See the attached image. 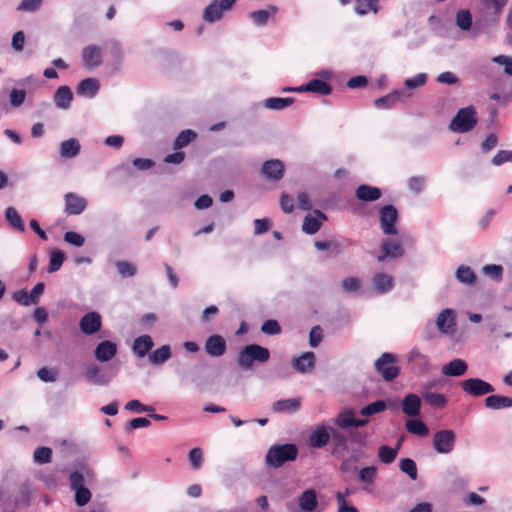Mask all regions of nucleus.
Segmentation results:
<instances>
[{
  "mask_svg": "<svg viewBox=\"0 0 512 512\" xmlns=\"http://www.w3.org/2000/svg\"><path fill=\"white\" fill-rule=\"evenodd\" d=\"M270 352L267 348L257 345L249 344L243 347L237 357V362L240 368L249 370L253 368V363H265L269 360Z\"/></svg>",
  "mask_w": 512,
  "mask_h": 512,
  "instance_id": "f257e3e1",
  "label": "nucleus"
},
{
  "mask_svg": "<svg viewBox=\"0 0 512 512\" xmlns=\"http://www.w3.org/2000/svg\"><path fill=\"white\" fill-rule=\"evenodd\" d=\"M298 455V449L295 444H282L272 446L266 456L265 462L269 467L279 468L288 461H293Z\"/></svg>",
  "mask_w": 512,
  "mask_h": 512,
  "instance_id": "f03ea898",
  "label": "nucleus"
},
{
  "mask_svg": "<svg viewBox=\"0 0 512 512\" xmlns=\"http://www.w3.org/2000/svg\"><path fill=\"white\" fill-rule=\"evenodd\" d=\"M477 124L476 112L472 106L460 109L450 122L449 129L457 133L472 130Z\"/></svg>",
  "mask_w": 512,
  "mask_h": 512,
  "instance_id": "7ed1b4c3",
  "label": "nucleus"
},
{
  "mask_svg": "<svg viewBox=\"0 0 512 512\" xmlns=\"http://www.w3.org/2000/svg\"><path fill=\"white\" fill-rule=\"evenodd\" d=\"M456 444V433L451 429L437 431L433 436V448L438 454L451 453Z\"/></svg>",
  "mask_w": 512,
  "mask_h": 512,
  "instance_id": "20e7f679",
  "label": "nucleus"
},
{
  "mask_svg": "<svg viewBox=\"0 0 512 512\" xmlns=\"http://www.w3.org/2000/svg\"><path fill=\"white\" fill-rule=\"evenodd\" d=\"M397 361V357L392 353H383L376 361H375V369L379 372L384 380L392 381L399 374V368L395 366V362Z\"/></svg>",
  "mask_w": 512,
  "mask_h": 512,
  "instance_id": "39448f33",
  "label": "nucleus"
},
{
  "mask_svg": "<svg viewBox=\"0 0 512 512\" xmlns=\"http://www.w3.org/2000/svg\"><path fill=\"white\" fill-rule=\"evenodd\" d=\"M70 487L75 491V502L78 506L86 505L92 497L88 488L84 486V476L79 471H74L69 477Z\"/></svg>",
  "mask_w": 512,
  "mask_h": 512,
  "instance_id": "423d86ee",
  "label": "nucleus"
},
{
  "mask_svg": "<svg viewBox=\"0 0 512 512\" xmlns=\"http://www.w3.org/2000/svg\"><path fill=\"white\" fill-rule=\"evenodd\" d=\"M462 390L469 396L480 397L493 393L495 388L480 378H468L461 382Z\"/></svg>",
  "mask_w": 512,
  "mask_h": 512,
  "instance_id": "0eeeda50",
  "label": "nucleus"
},
{
  "mask_svg": "<svg viewBox=\"0 0 512 512\" xmlns=\"http://www.w3.org/2000/svg\"><path fill=\"white\" fill-rule=\"evenodd\" d=\"M236 0H215L204 10L203 18L208 23H214L220 20L225 11H228Z\"/></svg>",
  "mask_w": 512,
  "mask_h": 512,
  "instance_id": "6e6552de",
  "label": "nucleus"
},
{
  "mask_svg": "<svg viewBox=\"0 0 512 512\" xmlns=\"http://www.w3.org/2000/svg\"><path fill=\"white\" fill-rule=\"evenodd\" d=\"M398 220V211L393 205H385L380 210V224L386 235L397 234L395 223Z\"/></svg>",
  "mask_w": 512,
  "mask_h": 512,
  "instance_id": "1a4fd4ad",
  "label": "nucleus"
},
{
  "mask_svg": "<svg viewBox=\"0 0 512 512\" xmlns=\"http://www.w3.org/2000/svg\"><path fill=\"white\" fill-rule=\"evenodd\" d=\"M436 327L439 333L453 334L456 331V314L453 309L445 308L436 317Z\"/></svg>",
  "mask_w": 512,
  "mask_h": 512,
  "instance_id": "9d476101",
  "label": "nucleus"
},
{
  "mask_svg": "<svg viewBox=\"0 0 512 512\" xmlns=\"http://www.w3.org/2000/svg\"><path fill=\"white\" fill-rule=\"evenodd\" d=\"M330 441L332 447V456L337 459H344L349 451L348 436L345 433L333 428Z\"/></svg>",
  "mask_w": 512,
  "mask_h": 512,
  "instance_id": "9b49d317",
  "label": "nucleus"
},
{
  "mask_svg": "<svg viewBox=\"0 0 512 512\" xmlns=\"http://www.w3.org/2000/svg\"><path fill=\"white\" fill-rule=\"evenodd\" d=\"M412 96L411 92H408L406 89H397L392 91L391 93L377 98L374 101L375 107L378 109H389L396 105L398 102H404L406 99Z\"/></svg>",
  "mask_w": 512,
  "mask_h": 512,
  "instance_id": "f8f14e48",
  "label": "nucleus"
},
{
  "mask_svg": "<svg viewBox=\"0 0 512 512\" xmlns=\"http://www.w3.org/2000/svg\"><path fill=\"white\" fill-rule=\"evenodd\" d=\"M333 427L320 424L310 433L308 443L313 448H323L330 442Z\"/></svg>",
  "mask_w": 512,
  "mask_h": 512,
  "instance_id": "ddd939ff",
  "label": "nucleus"
},
{
  "mask_svg": "<svg viewBox=\"0 0 512 512\" xmlns=\"http://www.w3.org/2000/svg\"><path fill=\"white\" fill-rule=\"evenodd\" d=\"M407 360L412 364L413 368L418 374H426L432 368L430 358L427 355L421 353L418 348H413L410 350L407 355Z\"/></svg>",
  "mask_w": 512,
  "mask_h": 512,
  "instance_id": "4468645a",
  "label": "nucleus"
},
{
  "mask_svg": "<svg viewBox=\"0 0 512 512\" xmlns=\"http://www.w3.org/2000/svg\"><path fill=\"white\" fill-rule=\"evenodd\" d=\"M102 327V319L99 313L91 311L82 316L79 321V328L82 333L92 335Z\"/></svg>",
  "mask_w": 512,
  "mask_h": 512,
  "instance_id": "2eb2a0df",
  "label": "nucleus"
},
{
  "mask_svg": "<svg viewBox=\"0 0 512 512\" xmlns=\"http://www.w3.org/2000/svg\"><path fill=\"white\" fill-rule=\"evenodd\" d=\"M285 166L279 159H270L263 163L261 172L265 178L273 181H279L283 178Z\"/></svg>",
  "mask_w": 512,
  "mask_h": 512,
  "instance_id": "dca6fc26",
  "label": "nucleus"
},
{
  "mask_svg": "<svg viewBox=\"0 0 512 512\" xmlns=\"http://www.w3.org/2000/svg\"><path fill=\"white\" fill-rule=\"evenodd\" d=\"M298 507L302 512H322L314 489H307L299 496Z\"/></svg>",
  "mask_w": 512,
  "mask_h": 512,
  "instance_id": "f3484780",
  "label": "nucleus"
},
{
  "mask_svg": "<svg viewBox=\"0 0 512 512\" xmlns=\"http://www.w3.org/2000/svg\"><path fill=\"white\" fill-rule=\"evenodd\" d=\"M204 348L209 356L220 357L226 352V341L222 336L214 334L206 339Z\"/></svg>",
  "mask_w": 512,
  "mask_h": 512,
  "instance_id": "a211bd4d",
  "label": "nucleus"
},
{
  "mask_svg": "<svg viewBox=\"0 0 512 512\" xmlns=\"http://www.w3.org/2000/svg\"><path fill=\"white\" fill-rule=\"evenodd\" d=\"M486 15L498 22L509 0H480Z\"/></svg>",
  "mask_w": 512,
  "mask_h": 512,
  "instance_id": "6ab92c4d",
  "label": "nucleus"
},
{
  "mask_svg": "<svg viewBox=\"0 0 512 512\" xmlns=\"http://www.w3.org/2000/svg\"><path fill=\"white\" fill-rule=\"evenodd\" d=\"M301 404L300 397L282 399L273 403L272 411L280 414H293L299 410Z\"/></svg>",
  "mask_w": 512,
  "mask_h": 512,
  "instance_id": "aec40b11",
  "label": "nucleus"
},
{
  "mask_svg": "<svg viewBox=\"0 0 512 512\" xmlns=\"http://www.w3.org/2000/svg\"><path fill=\"white\" fill-rule=\"evenodd\" d=\"M118 347L117 344L104 340L100 342L94 350L95 358L100 362H107L111 360L117 353Z\"/></svg>",
  "mask_w": 512,
  "mask_h": 512,
  "instance_id": "412c9836",
  "label": "nucleus"
},
{
  "mask_svg": "<svg viewBox=\"0 0 512 512\" xmlns=\"http://www.w3.org/2000/svg\"><path fill=\"white\" fill-rule=\"evenodd\" d=\"M84 65L88 68L98 67L102 64V49L96 45H89L82 51Z\"/></svg>",
  "mask_w": 512,
  "mask_h": 512,
  "instance_id": "4be33fe9",
  "label": "nucleus"
},
{
  "mask_svg": "<svg viewBox=\"0 0 512 512\" xmlns=\"http://www.w3.org/2000/svg\"><path fill=\"white\" fill-rule=\"evenodd\" d=\"M315 216L307 215L302 224V230L309 235L317 233L322 225V222L327 219L326 215L320 210H314Z\"/></svg>",
  "mask_w": 512,
  "mask_h": 512,
  "instance_id": "5701e85b",
  "label": "nucleus"
},
{
  "mask_svg": "<svg viewBox=\"0 0 512 512\" xmlns=\"http://www.w3.org/2000/svg\"><path fill=\"white\" fill-rule=\"evenodd\" d=\"M297 92H312L319 95H329L332 92V87L323 80L312 79L308 83L297 87Z\"/></svg>",
  "mask_w": 512,
  "mask_h": 512,
  "instance_id": "b1692460",
  "label": "nucleus"
},
{
  "mask_svg": "<svg viewBox=\"0 0 512 512\" xmlns=\"http://www.w3.org/2000/svg\"><path fill=\"white\" fill-rule=\"evenodd\" d=\"M315 366V355L313 352H305L292 360V367L299 373L305 374Z\"/></svg>",
  "mask_w": 512,
  "mask_h": 512,
  "instance_id": "393cba45",
  "label": "nucleus"
},
{
  "mask_svg": "<svg viewBox=\"0 0 512 512\" xmlns=\"http://www.w3.org/2000/svg\"><path fill=\"white\" fill-rule=\"evenodd\" d=\"M421 409V399L418 395L409 393L402 400V412L410 417L419 415Z\"/></svg>",
  "mask_w": 512,
  "mask_h": 512,
  "instance_id": "a878e982",
  "label": "nucleus"
},
{
  "mask_svg": "<svg viewBox=\"0 0 512 512\" xmlns=\"http://www.w3.org/2000/svg\"><path fill=\"white\" fill-rule=\"evenodd\" d=\"M66 208L65 211L69 215H78L86 208V200L74 193H67L65 195Z\"/></svg>",
  "mask_w": 512,
  "mask_h": 512,
  "instance_id": "bb28decb",
  "label": "nucleus"
},
{
  "mask_svg": "<svg viewBox=\"0 0 512 512\" xmlns=\"http://www.w3.org/2000/svg\"><path fill=\"white\" fill-rule=\"evenodd\" d=\"M73 100V93L71 89L64 85L60 86L53 97L54 104L57 108L67 110L71 106Z\"/></svg>",
  "mask_w": 512,
  "mask_h": 512,
  "instance_id": "cd10ccee",
  "label": "nucleus"
},
{
  "mask_svg": "<svg viewBox=\"0 0 512 512\" xmlns=\"http://www.w3.org/2000/svg\"><path fill=\"white\" fill-rule=\"evenodd\" d=\"M99 88L100 83L97 79L86 78L78 84L76 92L79 96L93 98L98 93Z\"/></svg>",
  "mask_w": 512,
  "mask_h": 512,
  "instance_id": "c85d7f7f",
  "label": "nucleus"
},
{
  "mask_svg": "<svg viewBox=\"0 0 512 512\" xmlns=\"http://www.w3.org/2000/svg\"><path fill=\"white\" fill-rule=\"evenodd\" d=\"M81 150V144L77 138L64 140L59 145V154L62 158H75Z\"/></svg>",
  "mask_w": 512,
  "mask_h": 512,
  "instance_id": "c756f323",
  "label": "nucleus"
},
{
  "mask_svg": "<svg viewBox=\"0 0 512 512\" xmlns=\"http://www.w3.org/2000/svg\"><path fill=\"white\" fill-rule=\"evenodd\" d=\"M467 369V363L463 359L456 358L442 366L441 372L445 376L458 377L464 375Z\"/></svg>",
  "mask_w": 512,
  "mask_h": 512,
  "instance_id": "7c9ffc66",
  "label": "nucleus"
},
{
  "mask_svg": "<svg viewBox=\"0 0 512 512\" xmlns=\"http://www.w3.org/2000/svg\"><path fill=\"white\" fill-rule=\"evenodd\" d=\"M382 195L381 190L378 187L362 184L359 185L355 190V196L365 202H372L378 200Z\"/></svg>",
  "mask_w": 512,
  "mask_h": 512,
  "instance_id": "2f4dec72",
  "label": "nucleus"
},
{
  "mask_svg": "<svg viewBox=\"0 0 512 512\" xmlns=\"http://www.w3.org/2000/svg\"><path fill=\"white\" fill-rule=\"evenodd\" d=\"M278 12V8L274 5L268 6L266 9L253 11L250 13V18L257 26H264L268 23L270 18H273Z\"/></svg>",
  "mask_w": 512,
  "mask_h": 512,
  "instance_id": "473e14b6",
  "label": "nucleus"
},
{
  "mask_svg": "<svg viewBox=\"0 0 512 512\" xmlns=\"http://www.w3.org/2000/svg\"><path fill=\"white\" fill-rule=\"evenodd\" d=\"M153 345V340L149 335H142L133 341L132 351L136 356L143 358L152 349Z\"/></svg>",
  "mask_w": 512,
  "mask_h": 512,
  "instance_id": "72a5a7b5",
  "label": "nucleus"
},
{
  "mask_svg": "<svg viewBox=\"0 0 512 512\" xmlns=\"http://www.w3.org/2000/svg\"><path fill=\"white\" fill-rule=\"evenodd\" d=\"M432 385H427L421 392L423 400L432 407L443 408L447 404V398L444 394L431 392L428 388Z\"/></svg>",
  "mask_w": 512,
  "mask_h": 512,
  "instance_id": "f704fd0d",
  "label": "nucleus"
},
{
  "mask_svg": "<svg viewBox=\"0 0 512 512\" xmlns=\"http://www.w3.org/2000/svg\"><path fill=\"white\" fill-rule=\"evenodd\" d=\"M373 286L377 293L389 292L394 286L393 277L385 273H377L372 279Z\"/></svg>",
  "mask_w": 512,
  "mask_h": 512,
  "instance_id": "c9c22d12",
  "label": "nucleus"
},
{
  "mask_svg": "<svg viewBox=\"0 0 512 512\" xmlns=\"http://www.w3.org/2000/svg\"><path fill=\"white\" fill-rule=\"evenodd\" d=\"M378 469L376 466H367L358 470V481L365 485V490H370L376 481Z\"/></svg>",
  "mask_w": 512,
  "mask_h": 512,
  "instance_id": "e433bc0d",
  "label": "nucleus"
},
{
  "mask_svg": "<svg viewBox=\"0 0 512 512\" xmlns=\"http://www.w3.org/2000/svg\"><path fill=\"white\" fill-rule=\"evenodd\" d=\"M485 407L492 410H500L512 407V397L503 395H490L485 401Z\"/></svg>",
  "mask_w": 512,
  "mask_h": 512,
  "instance_id": "4c0bfd02",
  "label": "nucleus"
},
{
  "mask_svg": "<svg viewBox=\"0 0 512 512\" xmlns=\"http://www.w3.org/2000/svg\"><path fill=\"white\" fill-rule=\"evenodd\" d=\"M383 255L378 257V261H383L386 257H400L404 251L399 242L386 239L382 243Z\"/></svg>",
  "mask_w": 512,
  "mask_h": 512,
  "instance_id": "58836bf2",
  "label": "nucleus"
},
{
  "mask_svg": "<svg viewBox=\"0 0 512 512\" xmlns=\"http://www.w3.org/2000/svg\"><path fill=\"white\" fill-rule=\"evenodd\" d=\"M333 424L340 429L354 427L355 412L352 409H345L333 418Z\"/></svg>",
  "mask_w": 512,
  "mask_h": 512,
  "instance_id": "ea45409f",
  "label": "nucleus"
},
{
  "mask_svg": "<svg viewBox=\"0 0 512 512\" xmlns=\"http://www.w3.org/2000/svg\"><path fill=\"white\" fill-rule=\"evenodd\" d=\"M87 381L96 385H106L110 381V377L102 373L98 366H91L87 369L85 375Z\"/></svg>",
  "mask_w": 512,
  "mask_h": 512,
  "instance_id": "a19ab883",
  "label": "nucleus"
},
{
  "mask_svg": "<svg viewBox=\"0 0 512 512\" xmlns=\"http://www.w3.org/2000/svg\"><path fill=\"white\" fill-rule=\"evenodd\" d=\"M455 24L461 31H469L472 28L473 19L469 9H460L455 15Z\"/></svg>",
  "mask_w": 512,
  "mask_h": 512,
  "instance_id": "79ce46f5",
  "label": "nucleus"
},
{
  "mask_svg": "<svg viewBox=\"0 0 512 512\" xmlns=\"http://www.w3.org/2000/svg\"><path fill=\"white\" fill-rule=\"evenodd\" d=\"M401 442L402 440H399L395 448H391L387 445L380 446L378 450V457L380 461L384 464L392 463L397 457Z\"/></svg>",
  "mask_w": 512,
  "mask_h": 512,
  "instance_id": "37998d69",
  "label": "nucleus"
},
{
  "mask_svg": "<svg viewBox=\"0 0 512 512\" xmlns=\"http://www.w3.org/2000/svg\"><path fill=\"white\" fill-rule=\"evenodd\" d=\"M294 102L292 97H270L264 100L263 105L270 110H283Z\"/></svg>",
  "mask_w": 512,
  "mask_h": 512,
  "instance_id": "c03bdc74",
  "label": "nucleus"
},
{
  "mask_svg": "<svg viewBox=\"0 0 512 512\" xmlns=\"http://www.w3.org/2000/svg\"><path fill=\"white\" fill-rule=\"evenodd\" d=\"M6 220L9 222L10 226L19 232L25 231L24 222L18 213V211L14 207H8L5 211Z\"/></svg>",
  "mask_w": 512,
  "mask_h": 512,
  "instance_id": "a18cd8bd",
  "label": "nucleus"
},
{
  "mask_svg": "<svg viewBox=\"0 0 512 512\" xmlns=\"http://www.w3.org/2000/svg\"><path fill=\"white\" fill-rule=\"evenodd\" d=\"M378 1L379 0H356L354 11L358 15H365L368 11L377 13L379 10Z\"/></svg>",
  "mask_w": 512,
  "mask_h": 512,
  "instance_id": "49530a36",
  "label": "nucleus"
},
{
  "mask_svg": "<svg viewBox=\"0 0 512 512\" xmlns=\"http://www.w3.org/2000/svg\"><path fill=\"white\" fill-rule=\"evenodd\" d=\"M171 357V349L169 345H163L160 348L154 350L149 355V360L155 365H160L166 362Z\"/></svg>",
  "mask_w": 512,
  "mask_h": 512,
  "instance_id": "de8ad7c7",
  "label": "nucleus"
},
{
  "mask_svg": "<svg viewBox=\"0 0 512 512\" xmlns=\"http://www.w3.org/2000/svg\"><path fill=\"white\" fill-rule=\"evenodd\" d=\"M197 137L196 132L191 129L181 131L173 143L175 150L181 149L189 145Z\"/></svg>",
  "mask_w": 512,
  "mask_h": 512,
  "instance_id": "09e8293b",
  "label": "nucleus"
},
{
  "mask_svg": "<svg viewBox=\"0 0 512 512\" xmlns=\"http://www.w3.org/2000/svg\"><path fill=\"white\" fill-rule=\"evenodd\" d=\"M405 426L409 433L420 437H424L429 433L427 425L423 421L418 419L408 420Z\"/></svg>",
  "mask_w": 512,
  "mask_h": 512,
  "instance_id": "8fccbe9b",
  "label": "nucleus"
},
{
  "mask_svg": "<svg viewBox=\"0 0 512 512\" xmlns=\"http://www.w3.org/2000/svg\"><path fill=\"white\" fill-rule=\"evenodd\" d=\"M456 279L464 284H473L476 281V275L474 271L465 265H461L457 268L455 273Z\"/></svg>",
  "mask_w": 512,
  "mask_h": 512,
  "instance_id": "3c124183",
  "label": "nucleus"
},
{
  "mask_svg": "<svg viewBox=\"0 0 512 512\" xmlns=\"http://www.w3.org/2000/svg\"><path fill=\"white\" fill-rule=\"evenodd\" d=\"M387 408V404L384 400H377L372 402L360 409V415L364 417H369L374 414H378L383 412Z\"/></svg>",
  "mask_w": 512,
  "mask_h": 512,
  "instance_id": "603ef678",
  "label": "nucleus"
},
{
  "mask_svg": "<svg viewBox=\"0 0 512 512\" xmlns=\"http://www.w3.org/2000/svg\"><path fill=\"white\" fill-rule=\"evenodd\" d=\"M65 260V254L61 250H53L50 253L48 272L58 271Z\"/></svg>",
  "mask_w": 512,
  "mask_h": 512,
  "instance_id": "864d4df0",
  "label": "nucleus"
},
{
  "mask_svg": "<svg viewBox=\"0 0 512 512\" xmlns=\"http://www.w3.org/2000/svg\"><path fill=\"white\" fill-rule=\"evenodd\" d=\"M33 459L34 462L38 464L50 463L52 459V449L45 446L36 448L33 453Z\"/></svg>",
  "mask_w": 512,
  "mask_h": 512,
  "instance_id": "5fc2aeb1",
  "label": "nucleus"
},
{
  "mask_svg": "<svg viewBox=\"0 0 512 512\" xmlns=\"http://www.w3.org/2000/svg\"><path fill=\"white\" fill-rule=\"evenodd\" d=\"M400 470L407 474L412 480L417 479V467L414 460L410 458H403L399 462Z\"/></svg>",
  "mask_w": 512,
  "mask_h": 512,
  "instance_id": "6e6d98bb",
  "label": "nucleus"
},
{
  "mask_svg": "<svg viewBox=\"0 0 512 512\" xmlns=\"http://www.w3.org/2000/svg\"><path fill=\"white\" fill-rule=\"evenodd\" d=\"M314 247L319 251L331 250L335 254H339L342 251L341 243L336 240L315 241Z\"/></svg>",
  "mask_w": 512,
  "mask_h": 512,
  "instance_id": "4d7b16f0",
  "label": "nucleus"
},
{
  "mask_svg": "<svg viewBox=\"0 0 512 512\" xmlns=\"http://www.w3.org/2000/svg\"><path fill=\"white\" fill-rule=\"evenodd\" d=\"M17 84L22 87V89H28L30 91L37 90L41 85L42 81L39 77L35 75H29L24 78H21L17 81Z\"/></svg>",
  "mask_w": 512,
  "mask_h": 512,
  "instance_id": "13d9d810",
  "label": "nucleus"
},
{
  "mask_svg": "<svg viewBox=\"0 0 512 512\" xmlns=\"http://www.w3.org/2000/svg\"><path fill=\"white\" fill-rule=\"evenodd\" d=\"M426 81L427 75L425 73H419L413 78L406 79L404 81L405 87L403 89H406L408 92H410L409 90L417 89L419 87L424 86Z\"/></svg>",
  "mask_w": 512,
  "mask_h": 512,
  "instance_id": "bf43d9fd",
  "label": "nucleus"
},
{
  "mask_svg": "<svg viewBox=\"0 0 512 512\" xmlns=\"http://www.w3.org/2000/svg\"><path fill=\"white\" fill-rule=\"evenodd\" d=\"M26 99V90L13 88L9 93L10 105L14 108L20 107Z\"/></svg>",
  "mask_w": 512,
  "mask_h": 512,
  "instance_id": "052dcab7",
  "label": "nucleus"
},
{
  "mask_svg": "<svg viewBox=\"0 0 512 512\" xmlns=\"http://www.w3.org/2000/svg\"><path fill=\"white\" fill-rule=\"evenodd\" d=\"M492 61L496 64L503 66L504 74L506 76H512V56L497 55L492 58Z\"/></svg>",
  "mask_w": 512,
  "mask_h": 512,
  "instance_id": "680f3d73",
  "label": "nucleus"
},
{
  "mask_svg": "<svg viewBox=\"0 0 512 512\" xmlns=\"http://www.w3.org/2000/svg\"><path fill=\"white\" fill-rule=\"evenodd\" d=\"M335 499L337 503V512H359L354 505L350 504L347 499H344L343 495L340 494V491L336 492Z\"/></svg>",
  "mask_w": 512,
  "mask_h": 512,
  "instance_id": "e2e57ef3",
  "label": "nucleus"
},
{
  "mask_svg": "<svg viewBox=\"0 0 512 512\" xmlns=\"http://www.w3.org/2000/svg\"><path fill=\"white\" fill-rule=\"evenodd\" d=\"M189 461L194 470L201 468L203 464V451L199 447L192 448L189 452Z\"/></svg>",
  "mask_w": 512,
  "mask_h": 512,
  "instance_id": "0e129e2a",
  "label": "nucleus"
},
{
  "mask_svg": "<svg viewBox=\"0 0 512 512\" xmlns=\"http://www.w3.org/2000/svg\"><path fill=\"white\" fill-rule=\"evenodd\" d=\"M125 409L131 412L144 413L153 412L154 407L142 404L139 400H130L126 403Z\"/></svg>",
  "mask_w": 512,
  "mask_h": 512,
  "instance_id": "69168bd1",
  "label": "nucleus"
},
{
  "mask_svg": "<svg viewBox=\"0 0 512 512\" xmlns=\"http://www.w3.org/2000/svg\"><path fill=\"white\" fill-rule=\"evenodd\" d=\"M261 331L267 335H278L281 333V327L276 320L269 319L262 324Z\"/></svg>",
  "mask_w": 512,
  "mask_h": 512,
  "instance_id": "338daca9",
  "label": "nucleus"
},
{
  "mask_svg": "<svg viewBox=\"0 0 512 512\" xmlns=\"http://www.w3.org/2000/svg\"><path fill=\"white\" fill-rule=\"evenodd\" d=\"M512 162V151L511 150H500L492 158L491 163L494 166H500L504 163Z\"/></svg>",
  "mask_w": 512,
  "mask_h": 512,
  "instance_id": "774afa93",
  "label": "nucleus"
}]
</instances>
